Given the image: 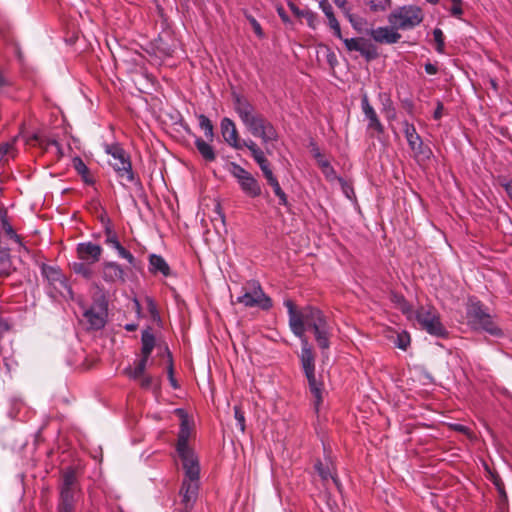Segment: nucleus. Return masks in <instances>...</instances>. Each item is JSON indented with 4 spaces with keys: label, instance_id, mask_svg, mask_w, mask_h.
<instances>
[{
    "label": "nucleus",
    "instance_id": "obj_4",
    "mask_svg": "<svg viewBox=\"0 0 512 512\" xmlns=\"http://www.w3.org/2000/svg\"><path fill=\"white\" fill-rule=\"evenodd\" d=\"M81 496L82 493L78 487L74 471L64 472L56 508L57 512H75Z\"/></svg>",
    "mask_w": 512,
    "mask_h": 512
},
{
    "label": "nucleus",
    "instance_id": "obj_19",
    "mask_svg": "<svg viewBox=\"0 0 512 512\" xmlns=\"http://www.w3.org/2000/svg\"><path fill=\"white\" fill-rule=\"evenodd\" d=\"M106 315V310L100 306H92L84 312V318L89 323L90 328L94 330H99L104 327Z\"/></svg>",
    "mask_w": 512,
    "mask_h": 512
},
{
    "label": "nucleus",
    "instance_id": "obj_28",
    "mask_svg": "<svg viewBox=\"0 0 512 512\" xmlns=\"http://www.w3.org/2000/svg\"><path fill=\"white\" fill-rule=\"evenodd\" d=\"M198 124L200 129L204 132L205 137L209 141H213L214 138V127L211 120L204 114L198 115Z\"/></svg>",
    "mask_w": 512,
    "mask_h": 512
},
{
    "label": "nucleus",
    "instance_id": "obj_15",
    "mask_svg": "<svg viewBox=\"0 0 512 512\" xmlns=\"http://www.w3.org/2000/svg\"><path fill=\"white\" fill-rule=\"evenodd\" d=\"M101 276L108 284H115L117 282L124 283L126 273L117 262L107 261L102 264Z\"/></svg>",
    "mask_w": 512,
    "mask_h": 512
},
{
    "label": "nucleus",
    "instance_id": "obj_33",
    "mask_svg": "<svg viewBox=\"0 0 512 512\" xmlns=\"http://www.w3.org/2000/svg\"><path fill=\"white\" fill-rule=\"evenodd\" d=\"M349 52L357 51L360 53L362 46L365 43L363 38H343L341 39Z\"/></svg>",
    "mask_w": 512,
    "mask_h": 512
},
{
    "label": "nucleus",
    "instance_id": "obj_25",
    "mask_svg": "<svg viewBox=\"0 0 512 512\" xmlns=\"http://www.w3.org/2000/svg\"><path fill=\"white\" fill-rule=\"evenodd\" d=\"M149 357L141 355V358L135 363L134 367H128L125 369L127 376L133 380L140 379L145 374Z\"/></svg>",
    "mask_w": 512,
    "mask_h": 512
},
{
    "label": "nucleus",
    "instance_id": "obj_2",
    "mask_svg": "<svg viewBox=\"0 0 512 512\" xmlns=\"http://www.w3.org/2000/svg\"><path fill=\"white\" fill-rule=\"evenodd\" d=\"M233 107L243 125L253 136L260 138L264 144L277 140L278 133L273 124L258 113L246 98L235 94Z\"/></svg>",
    "mask_w": 512,
    "mask_h": 512
},
{
    "label": "nucleus",
    "instance_id": "obj_8",
    "mask_svg": "<svg viewBox=\"0 0 512 512\" xmlns=\"http://www.w3.org/2000/svg\"><path fill=\"white\" fill-rule=\"evenodd\" d=\"M230 174L237 180L242 192L256 198L261 195V186L257 179L246 169L235 162L229 164Z\"/></svg>",
    "mask_w": 512,
    "mask_h": 512
},
{
    "label": "nucleus",
    "instance_id": "obj_53",
    "mask_svg": "<svg viewBox=\"0 0 512 512\" xmlns=\"http://www.w3.org/2000/svg\"><path fill=\"white\" fill-rule=\"evenodd\" d=\"M313 155L317 160V163L320 166V168L322 167L323 162H329L327 159L324 158V156L321 154L318 148L313 149Z\"/></svg>",
    "mask_w": 512,
    "mask_h": 512
},
{
    "label": "nucleus",
    "instance_id": "obj_9",
    "mask_svg": "<svg viewBox=\"0 0 512 512\" xmlns=\"http://www.w3.org/2000/svg\"><path fill=\"white\" fill-rule=\"evenodd\" d=\"M416 319L421 327L430 335L446 337L448 332L442 325L438 313L432 308L420 307L416 311Z\"/></svg>",
    "mask_w": 512,
    "mask_h": 512
},
{
    "label": "nucleus",
    "instance_id": "obj_59",
    "mask_svg": "<svg viewBox=\"0 0 512 512\" xmlns=\"http://www.w3.org/2000/svg\"><path fill=\"white\" fill-rule=\"evenodd\" d=\"M504 188H505L506 193L512 200V180L505 183Z\"/></svg>",
    "mask_w": 512,
    "mask_h": 512
},
{
    "label": "nucleus",
    "instance_id": "obj_57",
    "mask_svg": "<svg viewBox=\"0 0 512 512\" xmlns=\"http://www.w3.org/2000/svg\"><path fill=\"white\" fill-rule=\"evenodd\" d=\"M443 104L441 102L437 103V107L434 111L433 117L435 120H439L442 117L443 114Z\"/></svg>",
    "mask_w": 512,
    "mask_h": 512
},
{
    "label": "nucleus",
    "instance_id": "obj_48",
    "mask_svg": "<svg viewBox=\"0 0 512 512\" xmlns=\"http://www.w3.org/2000/svg\"><path fill=\"white\" fill-rule=\"evenodd\" d=\"M319 8L322 10L326 17L331 16L334 13L333 7L328 0H320Z\"/></svg>",
    "mask_w": 512,
    "mask_h": 512
},
{
    "label": "nucleus",
    "instance_id": "obj_32",
    "mask_svg": "<svg viewBox=\"0 0 512 512\" xmlns=\"http://www.w3.org/2000/svg\"><path fill=\"white\" fill-rule=\"evenodd\" d=\"M16 149L14 143H3L0 145V160L2 163L7 162L10 158H14Z\"/></svg>",
    "mask_w": 512,
    "mask_h": 512
},
{
    "label": "nucleus",
    "instance_id": "obj_61",
    "mask_svg": "<svg viewBox=\"0 0 512 512\" xmlns=\"http://www.w3.org/2000/svg\"><path fill=\"white\" fill-rule=\"evenodd\" d=\"M138 325L134 323H129L125 325V329L129 332L135 331L137 329Z\"/></svg>",
    "mask_w": 512,
    "mask_h": 512
},
{
    "label": "nucleus",
    "instance_id": "obj_55",
    "mask_svg": "<svg viewBox=\"0 0 512 512\" xmlns=\"http://www.w3.org/2000/svg\"><path fill=\"white\" fill-rule=\"evenodd\" d=\"M146 302H147V306H148V310H149V312H150L152 315L157 314V308H156V305H155V302L153 301V299H152V298H150V297H147V298H146Z\"/></svg>",
    "mask_w": 512,
    "mask_h": 512
},
{
    "label": "nucleus",
    "instance_id": "obj_40",
    "mask_svg": "<svg viewBox=\"0 0 512 512\" xmlns=\"http://www.w3.org/2000/svg\"><path fill=\"white\" fill-rule=\"evenodd\" d=\"M234 418L237 422V425L242 433L245 432V415L242 411L241 407L236 405L234 406Z\"/></svg>",
    "mask_w": 512,
    "mask_h": 512
},
{
    "label": "nucleus",
    "instance_id": "obj_60",
    "mask_svg": "<svg viewBox=\"0 0 512 512\" xmlns=\"http://www.w3.org/2000/svg\"><path fill=\"white\" fill-rule=\"evenodd\" d=\"M215 212L218 214V216H219V218H220L221 222H222V223H224V222H225V215H224V213L222 212L221 207H220V205H219V204H218V205H216V207H215Z\"/></svg>",
    "mask_w": 512,
    "mask_h": 512
},
{
    "label": "nucleus",
    "instance_id": "obj_51",
    "mask_svg": "<svg viewBox=\"0 0 512 512\" xmlns=\"http://www.w3.org/2000/svg\"><path fill=\"white\" fill-rule=\"evenodd\" d=\"M4 41L6 42V44H7V45H10V44H11V45H13V46H14V51H15L16 56H17L19 59H21V57H22V53H21V50H20V46H19V44H18L16 41H14L13 39H9V38H7V37H4Z\"/></svg>",
    "mask_w": 512,
    "mask_h": 512
},
{
    "label": "nucleus",
    "instance_id": "obj_18",
    "mask_svg": "<svg viewBox=\"0 0 512 512\" xmlns=\"http://www.w3.org/2000/svg\"><path fill=\"white\" fill-rule=\"evenodd\" d=\"M361 108L365 118L368 120L367 128L374 130L378 134H382L384 132V127L381 124L374 108L370 105L366 94L361 98Z\"/></svg>",
    "mask_w": 512,
    "mask_h": 512
},
{
    "label": "nucleus",
    "instance_id": "obj_13",
    "mask_svg": "<svg viewBox=\"0 0 512 512\" xmlns=\"http://www.w3.org/2000/svg\"><path fill=\"white\" fill-rule=\"evenodd\" d=\"M221 134L224 141L232 148L240 150L244 147V141L239 138L238 130L233 120L224 117L220 122Z\"/></svg>",
    "mask_w": 512,
    "mask_h": 512
},
{
    "label": "nucleus",
    "instance_id": "obj_12",
    "mask_svg": "<svg viewBox=\"0 0 512 512\" xmlns=\"http://www.w3.org/2000/svg\"><path fill=\"white\" fill-rule=\"evenodd\" d=\"M190 437V427L186 421H182L177 442V452L182 461V464H193L199 462L194 451L188 445Z\"/></svg>",
    "mask_w": 512,
    "mask_h": 512
},
{
    "label": "nucleus",
    "instance_id": "obj_30",
    "mask_svg": "<svg viewBox=\"0 0 512 512\" xmlns=\"http://www.w3.org/2000/svg\"><path fill=\"white\" fill-rule=\"evenodd\" d=\"M315 469L318 472L319 476L322 480L327 481L328 479H332L335 484H337L336 478L333 476L332 469L329 465L324 464L321 461H317L315 464Z\"/></svg>",
    "mask_w": 512,
    "mask_h": 512
},
{
    "label": "nucleus",
    "instance_id": "obj_6",
    "mask_svg": "<svg viewBox=\"0 0 512 512\" xmlns=\"http://www.w3.org/2000/svg\"><path fill=\"white\" fill-rule=\"evenodd\" d=\"M105 152L111 156L110 165L120 179L133 183L135 174L132 169L130 155L123 149L119 143L106 144Z\"/></svg>",
    "mask_w": 512,
    "mask_h": 512
},
{
    "label": "nucleus",
    "instance_id": "obj_39",
    "mask_svg": "<svg viewBox=\"0 0 512 512\" xmlns=\"http://www.w3.org/2000/svg\"><path fill=\"white\" fill-rule=\"evenodd\" d=\"M493 484L495 485L497 492L499 494L500 502L501 503L507 502V494H506L504 483H503L502 479L499 476H494Z\"/></svg>",
    "mask_w": 512,
    "mask_h": 512
},
{
    "label": "nucleus",
    "instance_id": "obj_62",
    "mask_svg": "<svg viewBox=\"0 0 512 512\" xmlns=\"http://www.w3.org/2000/svg\"><path fill=\"white\" fill-rule=\"evenodd\" d=\"M7 84V80L3 76L2 73H0V88L4 87Z\"/></svg>",
    "mask_w": 512,
    "mask_h": 512
},
{
    "label": "nucleus",
    "instance_id": "obj_16",
    "mask_svg": "<svg viewBox=\"0 0 512 512\" xmlns=\"http://www.w3.org/2000/svg\"><path fill=\"white\" fill-rule=\"evenodd\" d=\"M76 252L80 260L94 264L100 260L103 249L92 242H81L77 244Z\"/></svg>",
    "mask_w": 512,
    "mask_h": 512
},
{
    "label": "nucleus",
    "instance_id": "obj_56",
    "mask_svg": "<svg viewBox=\"0 0 512 512\" xmlns=\"http://www.w3.org/2000/svg\"><path fill=\"white\" fill-rule=\"evenodd\" d=\"M424 69L429 75H435L438 72V68L432 63H426Z\"/></svg>",
    "mask_w": 512,
    "mask_h": 512
},
{
    "label": "nucleus",
    "instance_id": "obj_58",
    "mask_svg": "<svg viewBox=\"0 0 512 512\" xmlns=\"http://www.w3.org/2000/svg\"><path fill=\"white\" fill-rule=\"evenodd\" d=\"M327 61L330 64L331 67H334L337 63L336 56L333 52L329 53L327 56Z\"/></svg>",
    "mask_w": 512,
    "mask_h": 512
},
{
    "label": "nucleus",
    "instance_id": "obj_63",
    "mask_svg": "<svg viewBox=\"0 0 512 512\" xmlns=\"http://www.w3.org/2000/svg\"><path fill=\"white\" fill-rule=\"evenodd\" d=\"M134 304H135V307H136V311L139 313L140 312V303L137 299H134Z\"/></svg>",
    "mask_w": 512,
    "mask_h": 512
},
{
    "label": "nucleus",
    "instance_id": "obj_26",
    "mask_svg": "<svg viewBox=\"0 0 512 512\" xmlns=\"http://www.w3.org/2000/svg\"><path fill=\"white\" fill-rule=\"evenodd\" d=\"M73 167L76 170V172L82 177L83 181L86 184L92 185L94 183V180L89 173L87 165L80 157H75L73 159Z\"/></svg>",
    "mask_w": 512,
    "mask_h": 512
},
{
    "label": "nucleus",
    "instance_id": "obj_17",
    "mask_svg": "<svg viewBox=\"0 0 512 512\" xmlns=\"http://www.w3.org/2000/svg\"><path fill=\"white\" fill-rule=\"evenodd\" d=\"M392 26L377 27L370 31L371 38L381 44H394L401 39V34Z\"/></svg>",
    "mask_w": 512,
    "mask_h": 512
},
{
    "label": "nucleus",
    "instance_id": "obj_36",
    "mask_svg": "<svg viewBox=\"0 0 512 512\" xmlns=\"http://www.w3.org/2000/svg\"><path fill=\"white\" fill-rule=\"evenodd\" d=\"M360 54L365 57L367 61L373 60L377 58L378 53L377 49L374 45L368 43L365 41V43L362 46V50L360 51Z\"/></svg>",
    "mask_w": 512,
    "mask_h": 512
},
{
    "label": "nucleus",
    "instance_id": "obj_20",
    "mask_svg": "<svg viewBox=\"0 0 512 512\" xmlns=\"http://www.w3.org/2000/svg\"><path fill=\"white\" fill-rule=\"evenodd\" d=\"M403 128L410 149L418 154L421 153L423 141L420 135L417 133L415 126L407 121H404Z\"/></svg>",
    "mask_w": 512,
    "mask_h": 512
},
{
    "label": "nucleus",
    "instance_id": "obj_31",
    "mask_svg": "<svg viewBox=\"0 0 512 512\" xmlns=\"http://www.w3.org/2000/svg\"><path fill=\"white\" fill-rule=\"evenodd\" d=\"M267 182L273 188V191H274L275 195L278 197L279 204L282 205V206H287L288 205L287 195L282 190V188H281L277 178L273 177L272 179H270Z\"/></svg>",
    "mask_w": 512,
    "mask_h": 512
},
{
    "label": "nucleus",
    "instance_id": "obj_23",
    "mask_svg": "<svg viewBox=\"0 0 512 512\" xmlns=\"http://www.w3.org/2000/svg\"><path fill=\"white\" fill-rule=\"evenodd\" d=\"M195 146L205 161L212 162L216 159V152L213 146L202 138L196 137Z\"/></svg>",
    "mask_w": 512,
    "mask_h": 512
},
{
    "label": "nucleus",
    "instance_id": "obj_46",
    "mask_svg": "<svg viewBox=\"0 0 512 512\" xmlns=\"http://www.w3.org/2000/svg\"><path fill=\"white\" fill-rule=\"evenodd\" d=\"M259 167L267 181H269L270 179L275 177L270 168V163H269L268 159L265 160V162H263L262 164H259Z\"/></svg>",
    "mask_w": 512,
    "mask_h": 512
},
{
    "label": "nucleus",
    "instance_id": "obj_52",
    "mask_svg": "<svg viewBox=\"0 0 512 512\" xmlns=\"http://www.w3.org/2000/svg\"><path fill=\"white\" fill-rule=\"evenodd\" d=\"M306 20H307L309 27H311L312 29H316L318 20H317V16L315 13H312V12L308 13L306 16Z\"/></svg>",
    "mask_w": 512,
    "mask_h": 512
},
{
    "label": "nucleus",
    "instance_id": "obj_47",
    "mask_svg": "<svg viewBox=\"0 0 512 512\" xmlns=\"http://www.w3.org/2000/svg\"><path fill=\"white\" fill-rule=\"evenodd\" d=\"M453 5L450 12L453 16L460 17L463 14L462 0H451Z\"/></svg>",
    "mask_w": 512,
    "mask_h": 512
},
{
    "label": "nucleus",
    "instance_id": "obj_27",
    "mask_svg": "<svg viewBox=\"0 0 512 512\" xmlns=\"http://www.w3.org/2000/svg\"><path fill=\"white\" fill-rule=\"evenodd\" d=\"M91 265V263L80 260L79 262H74L71 267L76 274L81 275L87 280H90L93 276V269Z\"/></svg>",
    "mask_w": 512,
    "mask_h": 512
},
{
    "label": "nucleus",
    "instance_id": "obj_22",
    "mask_svg": "<svg viewBox=\"0 0 512 512\" xmlns=\"http://www.w3.org/2000/svg\"><path fill=\"white\" fill-rule=\"evenodd\" d=\"M0 223H1V227H2V229L4 231V234L10 240L15 242L19 246H22L21 237L16 233L15 229L13 228L12 224L10 223L6 211H0Z\"/></svg>",
    "mask_w": 512,
    "mask_h": 512
},
{
    "label": "nucleus",
    "instance_id": "obj_35",
    "mask_svg": "<svg viewBox=\"0 0 512 512\" xmlns=\"http://www.w3.org/2000/svg\"><path fill=\"white\" fill-rule=\"evenodd\" d=\"M390 0H367V5L372 12H383L390 6Z\"/></svg>",
    "mask_w": 512,
    "mask_h": 512
},
{
    "label": "nucleus",
    "instance_id": "obj_7",
    "mask_svg": "<svg viewBox=\"0 0 512 512\" xmlns=\"http://www.w3.org/2000/svg\"><path fill=\"white\" fill-rule=\"evenodd\" d=\"M242 294L236 298V302L247 308L257 307L267 311L272 308V299L265 294L258 281H249L243 288Z\"/></svg>",
    "mask_w": 512,
    "mask_h": 512
},
{
    "label": "nucleus",
    "instance_id": "obj_3",
    "mask_svg": "<svg viewBox=\"0 0 512 512\" xmlns=\"http://www.w3.org/2000/svg\"><path fill=\"white\" fill-rule=\"evenodd\" d=\"M185 477L180 489L181 505L185 512H189L194 507L198 498L200 465L199 462L191 464H182Z\"/></svg>",
    "mask_w": 512,
    "mask_h": 512
},
{
    "label": "nucleus",
    "instance_id": "obj_41",
    "mask_svg": "<svg viewBox=\"0 0 512 512\" xmlns=\"http://www.w3.org/2000/svg\"><path fill=\"white\" fill-rule=\"evenodd\" d=\"M395 345L402 350H406L410 345V336L408 333L403 332L397 335V339L395 341Z\"/></svg>",
    "mask_w": 512,
    "mask_h": 512
},
{
    "label": "nucleus",
    "instance_id": "obj_11",
    "mask_svg": "<svg viewBox=\"0 0 512 512\" xmlns=\"http://www.w3.org/2000/svg\"><path fill=\"white\" fill-rule=\"evenodd\" d=\"M42 274L56 292L63 297L72 298L73 292L68 284V280L58 267L44 265L42 267Z\"/></svg>",
    "mask_w": 512,
    "mask_h": 512
},
{
    "label": "nucleus",
    "instance_id": "obj_10",
    "mask_svg": "<svg viewBox=\"0 0 512 512\" xmlns=\"http://www.w3.org/2000/svg\"><path fill=\"white\" fill-rule=\"evenodd\" d=\"M467 314L471 321L479 325L489 334L493 336L501 334V330L494 325L490 315L484 311L480 302H472L468 307Z\"/></svg>",
    "mask_w": 512,
    "mask_h": 512
},
{
    "label": "nucleus",
    "instance_id": "obj_14",
    "mask_svg": "<svg viewBox=\"0 0 512 512\" xmlns=\"http://www.w3.org/2000/svg\"><path fill=\"white\" fill-rule=\"evenodd\" d=\"M105 243L117 251L120 258L125 259L131 266L136 265V259L128 250H126L118 240L116 232L110 225L105 227Z\"/></svg>",
    "mask_w": 512,
    "mask_h": 512
},
{
    "label": "nucleus",
    "instance_id": "obj_49",
    "mask_svg": "<svg viewBox=\"0 0 512 512\" xmlns=\"http://www.w3.org/2000/svg\"><path fill=\"white\" fill-rule=\"evenodd\" d=\"M340 181L342 183L343 193L348 199H352V197L354 196V190L352 186L349 185L347 182L343 181L342 179H340Z\"/></svg>",
    "mask_w": 512,
    "mask_h": 512
},
{
    "label": "nucleus",
    "instance_id": "obj_34",
    "mask_svg": "<svg viewBox=\"0 0 512 512\" xmlns=\"http://www.w3.org/2000/svg\"><path fill=\"white\" fill-rule=\"evenodd\" d=\"M12 271V262L9 254L0 250V276H8Z\"/></svg>",
    "mask_w": 512,
    "mask_h": 512
},
{
    "label": "nucleus",
    "instance_id": "obj_24",
    "mask_svg": "<svg viewBox=\"0 0 512 512\" xmlns=\"http://www.w3.org/2000/svg\"><path fill=\"white\" fill-rule=\"evenodd\" d=\"M141 343V355L145 357H150L155 347V336L151 328H147L142 332Z\"/></svg>",
    "mask_w": 512,
    "mask_h": 512
},
{
    "label": "nucleus",
    "instance_id": "obj_38",
    "mask_svg": "<svg viewBox=\"0 0 512 512\" xmlns=\"http://www.w3.org/2000/svg\"><path fill=\"white\" fill-rule=\"evenodd\" d=\"M327 18V24L329 28L332 30L335 37L338 39H342V33L339 21L337 20L335 14L333 13L331 16L326 17Z\"/></svg>",
    "mask_w": 512,
    "mask_h": 512
},
{
    "label": "nucleus",
    "instance_id": "obj_45",
    "mask_svg": "<svg viewBox=\"0 0 512 512\" xmlns=\"http://www.w3.org/2000/svg\"><path fill=\"white\" fill-rule=\"evenodd\" d=\"M39 142L40 145H44L46 148L50 147V146H53L56 148L57 150V153L59 155H63V152H62V148H61V145L58 143V141H56L55 139H48V140H44L42 138H36Z\"/></svg>",
    "mask_w": 512,
    "mask_h": 512
},
{
    "label": "nucleus",
    "instance_id": "obj_64",
    "mask_svg": "<svg viewBox=\"0 0 512 512\" xmlns=\"http://www.w3.org/2000/svg\"><path fill=\"white\" fill-rule=\"evenodd\" d=\"M279 15H280V17H281L284 21H287V20H288V18H287V16L285 15V13H283V12H282V11H280V10H279Z\"/></svg>",
    "mask_w": 512,
    "mask_h": 512
},
{
    "label": "nucleus",
    "instance_id": "obj_37",
    "mask_svg": "<svg viewBox=\"0 0 512 512\" xmlns=\"http://www.w3.org/2000/svg\"><path fill=\"white\" fill-rule=\"evenodd\" d=\"M433 38L436 43V51L440 54L444 53L445 43H444V34L440 28H435L433 30Z\"/></svg>",
    "mask_w": 512,
    "mask_h": 512
},
{
    "label": "nucleus",
    "instance_id": "obj_43",
    "mask_svg": "<svg viewBox=\"0 0 512 512\" xmlns=\"http://www.w3.org/2000/svg\"><path fill=\"white\" fill-rule=\"evenodd\" d=\"M166 351H167V354H168V357H169V367H168L169 382H170L171 386L174 389H177L178 388V383H177L176 379L174 378V369H173V363H172V355H171L170 351L168 350V348H166Z\"/></svg>",
    "mask_w": 512,
    "mask_h": 512
},
{
    "label": "nucleus",
    "instance_id": "obj_50",
    "mask_svg": "<svg viewBox=\"0 0 512 512\" xmlns=\"http://www.w3.org/2000/svg\"><path fill=\"white\" fill-rule=\"evenodd\" d=\"M321 169L327 178H331L335 175V170L329 162H323Z\"/></svg>",
    "mask_w": 512,
    "mask_h": 512
},
{
    "label": "nucleus",
    "instance_id": "obj_1",
    "mask_svg": "<svg viewBox=\"0 0 512 512\" xmlns=\"http://www.w3.org/2000/svg\"><path fill=\"white\" fill-rule=\"evenodd\" d=\"M284 306L288 312L289 328L301 341V366L315 398V406L318 407L322 401V383L316 379L315 356L305 333L311 331L318 347L324 352L330 348L333 328L328 317L317 307L307 305L298 308L290 299L284 301Z\"/></svg>",
    "mask_w": 512,
    "mask_h": 512
},
{
    "label": "nucleus",
    "instance_id": "obj_54",
    "mask_svg": "<svg viewBox=\"0 0 512 512\" xmlns=\"http://www.w3.org/2000/svg\"><path fill=\"white\" fill-rule=\"evenodd\" d=\"M334 3L340 8L342 9L344 12H346V14L348 15L349 17V20L350 22H352V16L349 14V11L346 9V0H334Z\"/></svg>",
    "mask_w": 512,
    "mask_h": 512
},
{
    "label": "nucleus",
    "instance_id": "obj_21",
    "mask_svg": "<svg viewBox=\"0 0 512 512\" xmlns=\"http://www.w3.org/2000/svg\"><path fill=\"white\" fill-rule=\"evenodd\" d=\"M149 271L153 274L160 273L164 277L170 275V267L166 260L157 254H151L149 256Z\"/></svg>",
    "mask_w": 512,
    "mask_h": 512
},
{
    "label": "nucleus",
    "instance_id": "obj_29",
    "mask_svg": "<svg viewBox=\"0 0 512 512\" xmlns=\"http://www.w3.org/2000/svg\"><path fill=\"white\" fill-rule=\"evenodd\" d=\"M244 147H246L250 151L253 159L258 165L262 164L263 162H265V160H267V158L264 155V152L259 148V146L254 141H244Z\"/></svg>",
    "mask_w": 512,
    "mask_h": 512
},
{
    "label": "nucleus",
    "instance_id": "obj_42",
    "mask_svg": "<svg viewBox=\"0 0 512 512\" xmlns=\"http://www.w3.org/2000/svg\"><path fill=\"white\" fill-rule=\"evenodd\" d=\"M143 389H152L156 385L155 379L147 374H144L137 380Z\"/></svg>",
    "mask_w": 512,
    "mask_h": 512
},
{
    "label": "nucleus",
    "instance_id": "obj_44",
    "mask_svg": "<svg viewBox=\"0 0 512 512\" xmlns=\"http://www.w3.org/2000/svg\"><path fill=\"white\" fill-rule=\"evenodd\" d=\"M246 18L249 21V23L251 24L253 31L257 35V37L263 38L264 32H263V29H262L260 23L251 15H247Z\"/></svg>",
    "mask_w": 512,
    "mask_h": 512
},
{
    "label": "nucleus",
    "instance_id": "obj_5",
    "mask_svg": "<svg viewBox=\"0 0 512 512\" xmlns=\"http://www.w3.org/2000/svg\"><path fill=\"white\" fill-rule=\"evenodd\" d=\"M424 19L419 6L404 5L394 9L388 16V22L394 29L410 30L418 26Z\"/></svg>",
    "mask_w": 512,
    "mask_h": 512
}]
</instances>
